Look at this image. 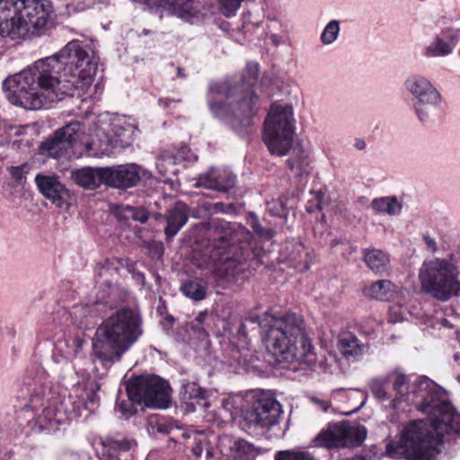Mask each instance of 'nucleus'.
I'll list each match as a JSON object with an SVG mask.
<instances>
[{
	"mask_svg": "<svg viewBox=\"0 0 460 460\" xmlns=\"http://www.w3.org/2000/svg\"><path fill=\"white\" fill-rule=\"evenodd\" d=\"M90 49L79 40L68 42L58 53L4 80L3 89L13 105L40 110L74 95L91 85L97 62Z\"/></svg>",
	"mask_w": 460,
	"mask_h": 460,
	"instance_id": "nucleus-1",
	"label": "nucleus"
},
{
	"mask_svg": "<svg viewBox=\"0 0 460 460\" xmlns=\"http://www.w3.org/2000/svg\"><path fill=\"white\" fill-rule=\"evenodd\" d=\"M404 403L428 416L404 426V458L431 460L446 434L460 436V415L446 390L428 376L404 375Z\"/></svg>",
	"mask_w": 460,
	"mask_h": 460,
	"instance_id": "nucleus-2",
	"label": "nucleus"
},
{
	"mask_svg": "<svg viewBox=\"0 0 460 460\" xmlns=\"http://www.w3.org/2000/svg\"><path fill=\"white\" fill-rule=\"evenodd\" d=\"M248 78L241 84L213 83L211 93L221 94L227 102L208 99V107L215 118L242 138L252 134L260 110V98L252 89L259 75V65L249 62L246 66Z\"/></svg>",
	"mask_w": 460,
	"mask_h": 460,
	"instance_id": "nucleus-3",
	"label": "nucleus"
},
{
	"mask_svg": "<svg viewBox=\"0 0 460 460\" xmlns=\"http://www.w3.org/2000/svg\"><path fill=\"white\" fill-rule=\"evenodd\" d=\"M198 228L205 238L196 241L204 248L203 256L220 274L234 277L250 256V231L240 224L220 218L201 223Z\"/></svg>",
	"mask_w": 460,
	"mask_h": 460,
	"instance_id": "nucleus-4",
	"label": "nucleus"
},
{
	"mask_svg": "<svg viewBox=\"0 0 460 460\" xmlns=\"http://www.w3.org/2000/svg\"><path fill=\"white\" fill-rule=\"evenodd\" d=\"M263 341L267 352L279 363H288V368H313L315 355L305 330V320L296 313L273 316L269 323Z\"/></svg>",
	"mask_w": 460,
	"mask_h": 460,
	"instance_id": "nucleus-5",
	"label": "nucleus"
},
{
	"mask_svg": "<svg viewBox=\"0 0 460 460\" xmlns=\"http://www.w3.org/2000/svg\"><path fill=\"white\" fill-rule=\"evenodd\" d=\"M140 314L129 307L112 313L96 328L92 338V358L109 367L143 335Z\"/></svg>",
	"mask_w": 460,
	"mask_h": 460,
	"instance_id": "nucleus-6",
	"label": "nucleus"
},
{
	"mask_svg": "<svg viewBox=\"0 0 460 460\" xmlns=\"http://www.w3.org/2000/svg\"><path fill=\"white\" fill-rule=\"evenodd\" d=\"M53 13L49 0H0V36L18 40L44 35Z\"/></svg>",
	"mask_w": 460,
	"mask_h": 460,
	"instance_id": "nucleus-7",
	"label": "nucleus"
},
{
	"mask_svg": "<svg viewBox=\"0 0 460 460\" xmlns=\"http://www.w3.org/2000/svg\"><path fill=\"white\" fill-rule=\"evenodd\" d=\"M459 271L448 259L434 258L424 261L419 279L422 291L438 301H447L460 294Z\"/></svg>",
	"mask_w": 460,
	"mask_h": 460,
	"instance_id": "nucleus-8",
	"label": "nucleus"
},
{
	"mask_svg": "<svg viewBox=\"0 0 460 460\" xmlns=\"http://www.w3.org/2000/svg\"><path fill=\"white\" fill-rule=\"evenodd\" d=\"M293 107L274 102L264 121L263 141L272 155L284 156L292 147L295 135Z\"/></svg>",
	"mask_w": 460,
	"mask_h": 460,
	"instance_id": "nucleus-9",
	"label": "nucleus"
},
{
	"mask_svg": "<svg viewBox=\"0 0 460 460\" xmlns=\"http://www.w3.org/2000/svg\"><path fill=\"white\" fill-rule=\"evenodd\" d=\"M170 390L168 382L158 376H140L127 386L128 399L149 408H167Z\"/></svg>",
	"mask_w": 460,
	"mask_h": 460,
	"instance_id": "nucleus-10",
	"label": "nucleus"
},
{
	"mask_svg": "<svg viewBox=\"0 0 460 460\" xmlns=\"http://www.w3.org/2000/svg\"><path fill=\"white\" fill-rule=\"evenodd\" d=\"M367 438L364 426H353L348 420L331 422L315 437V444L324 448H346L360 446Z\"/></svg>",
	"mask_w": 460,
	"mask_h": 460,
	"instance_id": "nucleus-11",
	"label": "nucleus"
},
{
	"mask_svg": "<svg viewBox=\"0 0 460 460\" xmlns=\"http://www.w3.org/2000/svg\"><path fill=\"white\" fill-rule=\"evenodd\" d=\"M407 90L413 95L415 101L413 109L420 121L429 119L433 110L440 107L442 97L437 88L426 78L411 76L406 80Z\"/></svg>",
	"mask_w": 460,
	"mask_h": 460,
	"instance_id": "nucleus-12",
	"label": "nucleus"
},
{
	"mask_svg": "<svg viewBox=\"0 0 460 460\" xmlns=\"http://www.w3.org/2000/svg\"><path fill=\"white\" fill-rule=\"evenodd\" d=\"M83 134L82 123L71 121L57 129L52 136L42 141L39 153L47 157L58 159L77 145Z\"/></svg>",
	"mask_w": 460,
	"mask_h": 460,
	"instance_id": "nucleus-13",
	"label": "nucleus"
},
{
	"mask_svg": "<svg viewBox=\"0 0 460 460\" xmlns=\"http://www.w3.org/2000/svg\"><path fill=\"white\" fill-rule=\"evenodd\" d=\"M281 413V405L275 398L261 394L245 411L244 419L255 427L270 428L279 423Z\"/></svg>",
	"mask_w": 460,
	"mask_h": 460,
	"instance_id": "nucleus-14",
	"label": "nucleus"
},
{
	"mask_svg": "<svg viewBox=\"0 0 460 460\" xmlns=\"http://www.w3.org/2000/svg\"><path fill=\"white\" fill-rule=\"evenodd\" d=\"M44 396L45 388L42 386L39 388V391L31 392L30 395V407L34 411L42 408V413L37 419L40 428L41 429L54 430L65 422V414L67 410L63 407V403L59 407L54 404L46 405L45 401L47 400ZM47 402L49 403L48 401Z\"/></svg>",
	"mask_w": 460,
	"mask_h": 460,
	"instance_id": "nucleus-15",
	"label": "nucleus"
},
{
	"mask_svg": "<svg viewBox=\"0 0 460 460\" xmlns=\"http://www.w3.org/2000/svg\"><path fill=\"white\" fill-rule=\"evenodd\" d=\"M143 4L150 12L157 13L163 8L188 22L206 15L199 0H143Z\"/></svg>",
	"mask_w": 460,
	"mask_h": 460,
	"instance_id": "nucleus-16",
	"label": "nucleus"
},
{
	"mask_svg": "<svg viewBox=\"0 0 460 460\" xmlns=\"http://www.w3.org/2000/svg\"><path fill=\"white\" fill-rule=\"evenodd\" d=\"M104 185L127 190L135 187L141 179L140 167L135 164L107 166L103 169Z\"/></svg>",
	"mask_w": 460,
	"mask_h": 460,
	"instance_id": "nucleus-17",
	"label": "nucleus"
},
{
	"mask_svg": "<svg viewBox=\"0 0 460 460\" xmlns=\"http://www.w3.org/2000/svg\"><path fill=\"white\" fill-rule=\"evenodd\" d=\"M111 136H108L106 145L111 148L125 149L130 146L137 131L134 119L127 116L117 117L111 124Z\"/></svg>",
	"mask_w": 460,
	"mask_h": 460,
	"instance_id": "nucleus-18",
	"label": "nucleus"
},
{
	"mask_svg": "<svg viewBox=\"0 0 460 460\" xmlns=\"http://www.w3.org/2000/svg\"><path fill=\"white\" fill-rule=\"evenodd\" d=\"M102 460H135L137 442L134 438H109L102 441Z\"/></svg>",
	"mask_w": 460,
	"mask_h": 460,
	"instance_id": "nucleus-19",
	"label": "nucleus"
},
{
	"mask_svg": "<svg viewBox=\"0 0 460 460\" xmlns=\"http://www.w3.org/2000/svg\"><path fill=\"white\" fill-rule=\"evenodd\" d=\"M84 332H78L75 334L68 333L63 338L58 339L55 343L54 359L56 362L62 360L70 361L77 357L84 344Z\"/></svg>",
	"mask_w": 460,
	"mask_h": 460,
	"instance_id": "nucleus-20",
	"label": "nucleus"
},
{
	"mask_svg": "<svg viewBox=\"0 0 460 460\" xmlns=\"http://www.w3.org/2000/svg\"><path fill=\"white\" fill-rule=\"evenodd\" d=\"M235 184V175L216 169L201 173L196 180L194 187L226 192Z\"/></svg>",
	"mask_w": 460,
	"mask_h": 460,
	"instance_id": "nucleus-21",
	"label": "nucleus"
},
{
	"mask_svg": "<svg viewBox=\"0 0 460 460\" xmlns=\"http://www.w3.org/2000/svg\"><path fill=\"white\" fill-rule=\"evenodd\" d=\"M286 163L294 177L300 180L308 177L312 172L310 152L298 142H293Z\"/></svg>",
	"mask_w": 460,
	"mask_h": 460,
	"instance_id": "nucleus-22",
	"label": "nucleus"
},
{
	"mask_svg": "<svg viewBox=\"0 0 460 460\" xmlns=\"http://www.w3.org/2000/svg\"><path fill=\"white\" fill-rule=\"evenodd\" d=\"M459 40V34L453 29L442 31L424 49L428 58L446 57L450 55Z\"/></svg>",
	"mask_w": 460,
	"mask_h": 460,
	"instance_id": "nucleus-23",
	"label": "nucleus"
},
{
	"mask_svg": "<svg viewBox=\"0 0 460 460\" xmlns=\"http://www.w3.org/2000/svg\"><path fill=\"white\" fill-rule=\"evenodd\" d=\"M190 208L182 201H177L173 207L167 210L164 217L166 226L164 234L166 240L174 237L179 231L186 225L189 218Z\"/></svg>",
	"mask_w": 460,
	"mask_h": 460,
	"instance_id": "nucleus-24",
	"label": "nucleus"
},
{
	"mask_svg": "<svg viewBox=\"0 0 460 460\" xmlns=\"http://www.w3.org/2000/svg\"><path fill=\"white\" fill-rule=\"evenodd\" d=\"M35 182L45 198L52 200L58 207L62 206L66 189L57 177L38 174Z\"/></svg>",
	"mask_w": 460,
	"mask_h": 460,
	"instance_id": "nucleus-25",
	"label": "nucleus"
},
{
	"mask_svg": "<svg viewBox=\"0 0 460 460\" xmlns=\"http://www.w3.org/2000/svg\"><path fill=\"white\" fill-rule=\"evenodd\" d=\"M104 167H84L71 172V179L80 187L95 190L104 184Z\"/></svg>",
	"mask_w": 460,
	"mask_h": 460,
	"instance_id": "nucleus-26",
	"label": "nucleus"
},
{
	"mask_svg": "<svg viewBox=\"0 0 460 460\" xmlns=\"http://www.w3.org/2000/svg\"><path fill=\"white\" fill-rule=\"evenodd\" d=\"M337 347L341 355L347 360L350 361L358 360L369 349L367 344L360 342L358 339L351 333H345L340 336Z\"/></svg>",
	"mask_w": 460,
	"mask_h": 460,
	"instance_id": "nucleus-27",
	"label": "nucleus"
},
{
	"mask_svg": "<svg viewBox=\"0 0 460 460\" xmlns=\"http://www.w3.org/2000/svg\"><path fill=\"white\" fill-rule=\"evenodd\" d=\"M394 380V390L401 394V388L402 386V373L400 368H395L393 372L389 373L385 380L380 378L372 379L368 387L374 396L378 400H385L386 398V392L385 391V382Z\"/></svg>",
	"mask_w": 460,
	"mask_h": 460,
	"instance_id": "nucleus-28",
	"label": "nucleus"
},
{
	"mask_svg": "<svg viewBox=\"0 0 460 460\" xmlns=\"http://www.w3.org/2000/svg\"><path fill=\"white\" fill-rule=\"evenodd\" d=\"M366 297L376 300H389L398 292V287L387 279H381L371 283L363 288Z\"/></svg>",
	"mask_w": 460,
	"mask_h": 460,
	"instance_id": "nucleus-29",
	"label": "nucleus"
},
{
	"mask_svg": "<svg viewBox=\"0 0 460 460\" xmlns=\"http://www.w3.org/2000/svg\"><path fill=\"white\" fill-rule=\"evenodd\" d=\"M364 261L367 267L378 274H383L389 270V259L387 254L378 249H367L364 252Z\"/></svg>",
	"mask_w": 460,
	"mask_h": 460,
	"instance_id": "nucleus-30",
	"label": "nucleus"
},
{
	"mask_svg": "<svg viewBox=\"0 0 460 460\" xmlns=\"http://www.w3.org/2000/svg\"><path fill=\"white\" fill-rule=\"evenodd\" d=\"M289 263L297 271H305L310 268L314 261L313 252L305 248L301 243L296 244L289 256Z\"/></svg>",
	"mask_w": 460,
	"mask_h": 460,
	"instance_id": "nucleus-31",
	"label": "nucleus"
},
{
	"mask_svg": "<svg viewBox=\"0 0 460 460\" xmlns=\"http://www.w3.org/2000/svg\"><path fill=\"white\" fill-rule=\"evenodd\" d=\"M371 208L376 213L393 216L399 214L402 207L395 197H382L373 199Z\"/></svg>",
	"mask_w": 460,
	"mask_h": 460,
	"instance_id": "nucleus-32",
	"label": "nucleus"
},
{
	"mask_svg": "<svg viewBox=\"0 0 460 460\" xmlns=\"http://www.w3.org/2000/svg\"><path fill=\"white\" fill-rule=\"evenodd\" d=\"M182 294L194 301L203 300L207 294V288L202 281L191 279L184 282L181 286Z\"/></svg>",
	"mask_w": 460,
	"mask_h": 460,
	"instance_id": "nucleus-33",
	"label": "nucleus"
},
{
	"mask_svg": "<svg viewBox=\"0 0 460 460\" xmlns=\"http://www.w3.org/2000/svg\"><path fill=\"white\" fill-rule=\"evenodd\" d=\"M118 216L120 219H133L142 224L146 223L149 219V213L145 208L128 205L119 207Z\"/></svg>",
	"mask_w": 460,
	"mask_h": 460,
	"instance_id": "nucleus-34",
	"label": "nucleus"
},
{
	"mask_svg": "<svg viewBox=\"0 0 460 460\" xmlns=\"http://www.w3.org/2000/svg\"><path fill=\"white\" fill-rule=\"evenodd\" d=\"M234 460H250L254 455V447L244 439H235L230 446Z\"/></svg>",
	"mask_w": 460,
	"mask_h": 460,
	"instance_id": "nucleus-35",
	"label": "nucleus"
},
{
	"mask_svg": "<svg viewBox=\"0 0 460 460\" xmlns=\"http://www.w3.org/2000/svg\"><path fill=\"white\" fill-rule=\"evenodd\" d=\"M341 31V22L338 20H331L323 28L320 41L323 45L328 46L334 43Z\"/></svg>",
	"mask_w": 460,
	"mask_h": 460,
	"instance_id": "nucleus-36",
	"label": "nucleus"
},
{
	"mask_svg": "<svg viewBox=\"0 0 460 460\" xmlns=\"http://www.w3.org/2000/svg\"><path fill=\"white\" fill-rule=\"evenodd\" d=\"M222 207V203L213 204L208 201H202L199 202L196 208H192L191 210L190 209V213L193 217L203 218L214 213L221 211Z\"/></svg>",
	"mask_w": 460,
	"mask_h": 460,
	"instance_id": "nucleus-37",
	"label": "nucleus"
},
{
	"mask_svg": "<svg viewBox=\"0 0 460 460\" xmlns=\"http://www.w3.org/2000/svg\"><path fill=\"white\" fill-rule=\"evenodd\" d=\"M274 460H314L313 456L305 450L291 449L278 451Z\"/></svg>",
	"mask_w": 460,
	"mask_h": 460,
	"instance_id": "nucleus-38",
	"label": "nucleus"
},
{
	"mask_svg": "<svg viewBox=\"0 0 460 460\" xmlns=\"http://www.w3.org/2000/svg\"><path fill=\"white\" fill-rule=\"evenodd\" d=\"M218 4L219 13L227 17H234L240 9L244 0H216Z\"/></svg>",
	"mask_w": 460,
	"mask_h": 460,
	"instance_id": "nucleus-39",
	"label": "nucleus"
},
{
	"mask_svg": "<svg viewBox=\"0 0 460 460\" xmlns=\"http://www.w3.org/2000/svg\"><path fill=\"white\" fill-rule=\"evenodd\" d=\"M175 164L176 158L170 155H163L156 162V167L163 174H165L168 172L174 173Z\"/></svg>",
	"mask_w": 460,
	"mask_h": 460,
	"instance_id": "nucleus-40",
	"label": "nucleus"
},
{
	"mask_svg": "<svg viewBox=\"0 0 460 460\" xmlns=\"http://www.w3.org/2000/svg\"><path fill=\"white\" fill-rule=\"evenodd\" d=\"M184 392L190 399L205 400L208 395V391L196 383H188L185 385Z\"/></svg>",
	"mask_w": 460,
	"mask_h": 460,
	"instance_id": "nucleus-41",
	"label": "nucleus"
},
{
	"mask_svg": "<svg viewBox=\"0 0 460 460\" xmlns=\"http://www.w3.org/2000/svg\"><path fill=\"white\" fill-rule=\"evenodd\" d=\"M399 441L387 444L386 454L389 457L401 459L402 458V430L398 432Z\"/></svg>",
	"mask_w": 460,
	"mask_h": 460,
	"instance_id": "nucleus-42",
	"label": "nucleus"
},
{
	"mask_svg": "<svg viewBox=\"0 0 460 460\" xmlns=\"http://www.w3.org/2000/svg\"><path fill=\"white\" fill-rule=\"evenodd\" d=\"M29 171L30 166L27 164L9 168V172L17 184H22L25 181L26 174Z\"/></svg>",
	"mask_w": 460,
	"mask_h": 460,
	"instance_id": "nucleus-43",
	"label": "nucleus"
},
{
	"mask_svg": "<svg viewBox=\"0 0 460 460\" xmlns=\"http://www.w3.org/2000/svg\"><path fill=\"white\" fill-rule=\"evenodd\" d=\"M266 17V34L271 32H279L282 28L280 21L275 13H265Z\"/></svg>",
	"mask_w": 460,
	"mask_h": 460,
	"instance_id": "nucleus-44",
	"label": "nucleus"
},
{
	"mask_svg": "<svg viewBox=\"0 0 460 460\" xmlns=\"http://www.w3.org/2000/svg\"><path fill=\"white\" fill-rule=\"evenodd\" d=\"M134 403L137 402L129 399V402H121L120 403H118L116 408L126 419H128L137 412Z\"/></svg>",
	"mask_w": 460,
	"mask_h": 460,
	"instance_id": "nucleus-45",
	"label": "nucleus"
},
{
	"mask_svg": "<svg viewBox=\"0 0 460 460\" xmlns=\"http://www.w3.org/2000/svg\"><path fill=\"white\" fill-rule=\"evenodd\" d=\"M402 321V305L400 304H396L391 305L388 311V322L391 323H397Z\"/></svg>",
	"mask_w": 460,
	"mask_h": 460,
	"instance_id": "nucleus-46",
	"label": "nucleus"
},
{
	"mask_svg": "<svg viewBox=\"0 0 460 460\" xmlns=\"http://www.w3.org/2000/svg\"><path fill=\"white\" fill-rule=\"evenodd\" d=\"M252 230L264 240H270L273 235V233L270 229L262 227L257 221L252 222Z\"/></svg>",
	"mask_w": 460,
	"mask_h": 460,
	"instance_id": "nucleus-47",
	"label": "nucleus"
},
{
	"mask_svg": "<svg viewBox=\"0 0 460 460\" xmlns=\"http://www.w3.org/2000/svg\"><path fill=\"white\" fill-rule=\"evenodd\" d=\"M208 317L207 312H200L191 323V326L194 330H197L199 332H205V329L203 324Z\"/></svg>",
	"mask_w": 460,
	"mask_h": 460,
	"instance_id": "nucleus-48",
	"label": "nucleus"
},
{
	"mask_svg": "<svg viewBox=\"0 0 460 460\" xmlns=\"http://www.w3.org/2000/svg\"><path fill=\"white\" fill-rule=\"evenodd\" d=\"M58 460H91V457L87 456L86 454H78L75 452H64L62 453Z\"/></svg>",
	"mask_w": 460,
	"mask_h": 460,
	"instance_id": "nucleus-49",
	"label": "nucleus"
},
{
	"mask_svg": "<svg viewBox=\"0 0 460 460\" xmlns=\"http://www.w3.org/2000/svg\"><path fill=\"white\" fill-rule=\"evenodd\" d=\"M423 241L429 252L435 253L438 251V244L434 238L428 234L423 235Z\"/></svg>",
	"mask_w": 460,
	"mask_h": 460,
	"instance_id": "nucleus-50",
	"label": "nucleus"
},
{
	"mask_svg": "<svg viewBox=\"0 0 460 460\" xmlns=\"http://www.w3.org/2000/svg\"><path fill=\"white\" fill-rule=\"evenodd\" d=\"M266 35L269 36L273 45L279 46L280 44L281 37L279 35V32H271Z\"/></svg>",
	"mask_w": 460,
	"mask_h": 460,
	"instance_id": "nucleus-51",
	"label": "nucleus"
},
{
	"mask_svg": "<svg viewBox=\"0 0 460 460\" xmlns=\"http://www.w3.org/2000/svg\"><path fill=\"white\" fill-rule=\"evenodd\" d=\"M191 451L195 456L199 457L203 453V445L201 443H196L192 447Z\"/></svg>",
	"mask_w": 460,
	"mask_h": 460,
	"instance_id": "nucleus-52",
	"label": "nucleus"
},
{
	"mask_svg": "<svg viewBox=\"0 0 460 460\" xmlns=\"http://www.w3.org/2000/svg\"><path fill=\"white\" fill-rule=\"evenodd\" d=\"M354 146L358 149V150H363L365 147H366V143L363 139H356L355 141V145Z\"/></svg>",
	"mask_w": 460,
	"mask_h": 460,
	"instance_id": "nucleus-53",
	"label": "nucleus"
},
{
	"mask_svg": "<svg viewBox=\"0 0 460 460\" xmlns=\"http://www.w3.org/2000/svg\"><path fill=\"white\" fill-rule=\"evenodd\" d=\"M314 401L317 403H319V405H321L322 409L326 411L329 407H330V404L329 402H324V401H322V400H319V399H314Z\"/></svg>",
	"mask_w": 460,
	"mask_h": 460,
	"instance_id": "nucleus-54",
	"label": "nucleus"
},
{
	"mask_svg": "<svg viewBox=\"0 0 460 460\" xmlns=\"http://www.w3.org/2000/svg\"><path fill=\"white\" fill-rule=\"evenodd\" d=\"M237 332H238L239 335H242V336H244V337L247 335L246 325H245L244 323H242L240 324Z\"/></svg>",
	"mask_w": 460,
	"mask_h": 460,
	"instance_id": "nucleus-55",
	"label": "nucleus"
},
{
	"mask_svg": "<svg viewBox=\"0 0 460 460\" xmlns=\"http://www.w3.org/2000/svg\"><path fill=\"white\" fill-rule=\"evenodd\" d=\"M125 266L128 268V271L134 273L135 271V264L128 259L125 260Z\"/></svg>",
	"mask_w": 460,
	"mask_h": 460,
	"instance_id": "nucleus-56",
	"label": "nucleus"
},
{
	"mask_svg": "<svg viewBox=\"0 0 460 460\" xmlns=\"http://www.w3.org/2000/svg\"><path fill=\"white\" fill-rule=\"evenodd\" d=\"M174 102L173 100H171V99H168V98H165V99H160L159 100V102L161 104H163L164 106L165 107H169L170 103Z\"/></svg>",
	"mask_w": 460,
	"mask_h": 460,
	"instance_id": "nucleus-57",
	"label": "nucleus"
},
{
	"mask_svg": "<svg viewBox=\"0 0 460 460\" xmlns=\"http://www.w3.org/2000/svg\"><path fill=\"white\" fill-rule=\"evenodd\" d=\"M400 402H401L400 397H396V398H395V399H394V400L392 401V402H391V403H392V407H393L394 409L398 408V406H399Z\"/></svg>",
	"mask_w": 460,
	"mask_h": 460,
	"instance_id": "nucleus-58",
	"label": "nucleus"
},
{
	"mask_svg": "<svg viewBox=\"0 0 460 460\" xmlns=\"http://www.w3.org/2000/svg\"><path fill=\"white\" fill-rule=\"evenodd\" d=\"M177 75L181 78H185L186 77V75L184 73V70L183 68L181 67H177Z\"/></svg>",
	"mask_w": 460,
	"mask_h": 460,
	"instance_id": "nucleus-59",
	"label": "nucleus"
},
{
	"mask_svg": "<svg viewBox=\"0 0 460 460\" xmlns=\"http://www.w3.org/2000/svg\"><path fill=\"white\" fill-rule=\"evenodd\" d=\"M454 359L456 361L459 360L460 359V355L458 353L455 354L454 355ZM457 381L460 383V376H457Z\"/></svg>",
	"mask_w": 460,
	"mask_h": 460,
	"instance_id": "nucleus-60",
	"label": "nucleus"
},
{
	"mask_svg": "<svg viewBox=\"0 0 460 460\" xmlns=\"http://www.w3.org/2000/svg\"><path fill=\"white\" fill-rule=\"evenodd\" d=\"M82 310H83V308L75 307L74 312H73V314L75 315V317L76 316L77 313H80Z\"/></svg>",
	"mask_w": 460,
	"mask_h": 460,
	"instance_id": "nucleus-61",
	"label": "nucleus"
},
{
	"mask_svg": "<svg viewBox=\"0 0 460 460\" xmlns=\"http://www.w3.org/2000/svg\"><path fill=\"white\" fill-rule=\"evenodd\" d=\"M137 279H144L145 276L142 272H137Z\"/></svg>",
	"mask_w": 460,
	"mask_h": 460,
	"instance_id": "nucleus-62",
	"label": "nucleus"
},
{
	"mask_svg": "<svg viewBox=\"0 0 460 460\" xmlns=\"http://www.w3.org/2000/svg\"><path fill=\"white\" fill-rule=\"evenodd\" d=\"M87 327V323H84V322H80L79 323V328L80 329H84V328H86Z\"/></svg>",
	"mask_w": 460,
	"mask_h": 460,
	"instance_id": "nucleus-63",
	"label": "nucleus"
},
{
	"mask_svg": "<svg viewBox=\"0 0 460 460\" xmlns=\"http://www.w3.org/2000/svg\"><path fill=\"white\" fill-rule=\"evenodd\" d=\"M357 460H366V457L365 456H357L356 458Z\"/></svg>",
	"mask_w": 460,
	"mask_h": 460,
	"instance_id": "nucleus-64",
	"label": "nucleus"
}]
</instances>
